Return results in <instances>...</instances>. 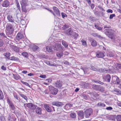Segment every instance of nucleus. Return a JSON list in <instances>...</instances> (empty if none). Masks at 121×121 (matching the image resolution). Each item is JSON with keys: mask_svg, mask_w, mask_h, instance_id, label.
I'll list each match as a JSON object with an SVG mask.
<instances>
[{"mask_svg": "<svg viewBox=\"0 0 121 121\" xmlns=\"http://www.w3.org/2000/svg\"><path fill=\"white\" fill-rule=\"evenodd\" d=\"M17 3V8H18V9L20 11L21 10V8L20 7V5H19V3L18 2H16Z\"/></svg>", "mask_w": 121, "mask_h": 121, "instance_id": "obj_54", "label": "nucleus"}, {"mask_svg": "<svg viewBox=\"0 0 121 121\" xmlns=\"http://www.w3.org/2000/svg\"><path fill=\"white\" fill-rule=\"evenodd\" d=\"M98 106H101L102 107H104L105 106V105L103 103H99L98 104Z\"/></svg>", "mask_w": 121, "mask_h": 121, "instance_id": "obj_55", "label": "nucleus"}, {"mask_svg": "<svg viewBox=\"0 0 121 121\" xmlns=\"http://www.w3.org/2000/svg\"><path fill=\"white\" fill-rule=\"evenodd\" d=\"M23 34L20 33H18L16 36V39L17 40H20L24 38Z\"/></svg>", "mask_w": 121, "mask_h": 121, "instance_id": "obj_6", "label": "nucleus"}, {"mask_svg": "<svg viewBox=\"0 0 121 121\" xmlns=\"http://www.w3.org/2000/svg\"><path fill=\"white\" fill-rule=\"evenodd\" d=\"M13 49L15 52H18L19 51V48L17 46H13L12 47Z\"/></svg>", "mask_w": 121, "mask_h": 121, "instance_id": "obj_22", "label": "nucleus"}, {"mask_svg": "<svg viewBox=\"0 0 121 121\" xmlns=\"http://www.w3.org/2000/svg\"><path fill=\"white\" fill-rule=\"evenodd\" d=\"M4 96L2 91L0 90V99H3Z\"/></svg>", "mask_w": 121, "mask_h": 121, "instance_id": "obj_44", "label": "nucleus"}, {"mask_svg": "<svg viewBox=\"0 0 121 121\" xmlns=\"http://www.w3.org/2000/svg\"><path fill=\"white\" fill-rule=\"evenodd\" d=\"M104 56V54L102 52H96V56L98 58H102Z\"/></svg>", "mask_w": 121, "mask_h": 121, "instance_id": "obj_15", "label": "nucleus"}, {"mask_svg": "<svg viewBox=\"0 0 121 121\" xmlns=\"http://www.w3.org/2000/svg\"><path fill=\"white\" fill-rule=\"evenodd\" d=\"M75 39H77V38L78 36V35L75 32H74L72 35Z\"/></svg>", "mask_w": 121, "mask_h": 121, "instance_id": "obj_36", "label": "nucleus"}, {"mask_svg": "<svg viewBox=\"0 0 121 121\" xmlns=\"http://www.w3.org/2000/svg\"><path fill=\"white\" fill-rule=\"evenodd\" d=\"M35 111L37 114H40L41 113V109L39 107H38L36 109Z\"/></svg>", "mask_w": 121, "mask_h": 121, "instance_id": "obj_21", "label": "nucleus"}, {"mask_svg": "<svg viewBox=\"0 0 121 121\" xmlns=\"http://www.w3.org/2000/svg\"><path fill=\"white\" fill-rule=\"evenodd\" d=\"M14 78L16 80H17L20 77L19 75H17L15 76Z\"/></svg>", "mask_w": 121, "mask_h": 121, "instance_id": "obj_63", "label": "nucleus"}, {"mask_svg": "<svg viewBox=\"0 0 121 121\" xmlns=\"http://www.w3.org/2000/svg\"><path fill=\"white\" fill-rule=\"evenodd\" d=\"M4 43L2 40L0 39V48L2 47L4 45Z\"/></svg>", "mask_w": 121, "mask_h": 121, "instance_id": "obj_49", "label": "nucleus"}, {"mask_svg": "<svg viewBox=\"0 0 121 121\" xmlns=\"http://www.w3.org/2000/svg\"><path fill=\"white\" fill-rule=\"evenodd\" d=\"M21 82L23 83V84H24L25 85H26V86H27L29 87H30V86L29 85V84L28 83H27L26 82H24L22 81H21Z\"/></svg>", "mask_w": 121, "mask_h": 121, "instance_id": "obj_45", "label": "nucleus"}, {"mask_svg": "<svg viewBox=\"0 0 121 121\" xmlns=\"http://www.w3.org/2000/svg\"><path fill=\"white\" fill-rule=\"evenodd\" d=\"M63 110L61 108H58L57 111V114H60L63 112Z\"/></svg>", "mask_w": 121, "mask_h": 121, "instance_id": "obj_35", "label": "nucleus"}, {"mask_svg": "<svg viewBox=\"0 0 121 121\" xmlns=\"http://www.w3.org/2000/svg\"><path fill=\"white\" fill-rule=\"evenodd\" d=\"M4 56L6 57L7 58H8L10 55V54L9 53L7 52L5 53L4 54Z\"/></svg>", "mask_w": 121, "mask_h": 121, "instance_id": "obj_50", "label": "nucleus"}, {"mask_svg": "<svg viewBox=\"0 0 121 121\" xmlns=\"http://www.w3.org/2000/svg\"><path fill=\"white\" fill-rule=\"evenodd\" d=\"M116 119V116L114 115H111L109 117V119L112 121H115Z\"/></svg>", "mask_w": 121, "mask_h": 121, "instance_id": "obj_24", "label": "nucleus"}, {"mask_svg": "<svg viewBox=\"0 0 121 121\" xmlns=\"http://www.w3.org/2000/svg\"><path fill=\"white\" fill-rule=\"evenodd\" d=\"M22 55L23 56H25L26 57H27L28 56V53L26 52H23L22 53Z\"/></svg>", "mask_w": 121, "mask_h": 121, "instance_id": "obj_39", "label": "nucleus"}, {"mask_svg": "<svg viewBox=\"0 0 121 121\" xmlns=\"http://www.w3.org/2000/svg\"><path fill=\"white\" fill-rule=\"evenodd\" d=\"M57 46L58 48V49L60 51L63 50L64 48L63 47L61 46L60 44L59 43L58 44H57Z\"/></svg>", "mask_w": 121, "mask_h": 121, "instance_id": "obj_27", "label": "nucleus"}, {"mask_svg": "<svg viewBox=\"0 0 121 121\" xmlns=\"http://www.w3.org/2000/svg\"><path fill=\"white\" fill-rule=\"evenodd\" d=\"M106 109L107 110H111L113 109L111 107H109L106 108Z\"/></svg>", "mask_w": 121, "mask_h": 121, "instance_id": "obj_64", "label": "nucleus"}, {"mask_svg": "<svg viewBox=\"0 0 121 121\" xmlns=\"http://www.w3.org/2000/svg\"><path fill=\"white\" fill-rule=\"evenodd\" d=\"M103 78L106 81L109 82L111 79V76L110 75L108 74L104 76Z\"/></svg>", "mask_w": 121, "mask_h": 121, "instance_id": "obj_13", "label": "nucleus"}, {"mask_svg": "<svg viewBox=\"0 0 121 121\" xmlns=\"http://www.w3.org/2000/svg\"><path fill=\"white\" fill-rule=\"evenodd\" d=\"M70 116L71 118H74L76 117V115L75 113L73 112L71 113Z\"/></svg>", "mask_w": 121, "mask_h": 121, "instance_id": "obj_28", "label": "nucleus"}, {"mask_svg": "<svg viewBox=\"0 0 121 121\" xmlns=\"http://www.w3.org/2000/svg\"><path fill=\"white\" fill-rule=\"evenodd\" d=\"M109 55L110 57H112L114 56V54L112 52H110L109 53Z\"/></svg>", "mask_w": 121, "mask_h": 121, "instance_id": "obj_59", "label": "nucleus"}, {"mask_svg": "<svg viewBox=\"0 0 121 121\" xmlns=\"http://www.w3.org/2000/svg\"><path fill=\"white\" fill-rule=\"evenodd\" d=\"M95 26L97 29L99 30H102V28L100 27H99L97 25H95Z\"/></svg>", "mask_w": 121, "mask_h": 121, "instance_id": "obj_53", "label": "nucleus"}, {"mask_svg": "<svg viewBox=\"0 0 121 121\" xmlns=\"http://www.w3.org/2000/svg\"><path fill=\"white\" fill-rule=\"evenodd\" d=\"M96 71L100 73L103 72L105 73H107L109 72L108 70L102 68H97Z\"/></svg>", "mask_w": 121, "mask_h": 121, "instance_id": "obj_14", "label": "nucleus"}, {"mask_svg": "<svg viewBox=\"0 0 121 121\" xmlns=\"http://www.w3.org/2000/svg\"><path fill=\"white\" fill-rule=\"evenodd\" d=\"M91 69L93 70L96 71L97 68H95L93 66H91Z\"/></svg>", "mask_w": 121, "mask_h": 121, "instance_id": "obj_58", "label": "nucleus"}, {"mask_svg": "<svg viewBox=\"0 0 121 121\" xmlns=\"http://www.w3.org/2000/svg\"><path fill=\"white\" fill-rule=\"evenodd\" d=\"M7 18L9 22L13 23V25L15 26L16 25V24L14 22V19L12 16L10 15H8Z\"/></svg>", "mask_w": 121, "mask_h": 121, "instance_id": "obj_8", "label": "nucleus"}, {"mask_svg": "<svg viewBox=\"0 0 121 121\" xmlns=\"http://www.w3.org/2000/svg\"><path fill=\"white\" fill-rule=\"evenodd\" d=\"M13 95L14 98L17 100H19L20 99V98L17 96V95L16 93H13Z\"/></svg>", "mask_w": 121, "mask_h": 121, "instance_id": "obj_38", "label": "nucleus"}, {"mask_svg": "<svg viewBox=\"0 0 121 121\" xmlns=\"http://www.w3.org/2000/svg\"><path fill=\"white\" fill-rule=\"evenodd\" d=\"M62 82L60 80L57 81L55 84V86L57 88H60L62 86Z\"/></svg>", "mask_w": 121, "mask_h": 121, "instance_id": "obj_11", "label": "nucleus"}, {"mask_svg": "<svg viewBox=\"0 0 121 121\" xmlns=\"http://www.w3.org/2000/svg\"><path fill=\"white\" fill-rule=\"evenodd\" d=\"M46 49L47 51L49 52H52V48L48 46L46 47Z\"/></svg>", "mask_w": 121, "mask_h": 121, "instance_id": "obj_34", "label": "nucleus"}, {"mask_svg": "<svg viewBox=\"0 0 121 121\" xmlns=\"http://www.w3.org/2000/svg\"><path fill=\"white\" fill-rule=\"evenodd\" d=\"M19 94L21 97L26 100V101H27V98L26 95L21 94L20 92L19 93Z\"/></svg>", "mask_w": 121, "mask_h": 121, "instance_id": "obj_26", "label": "nucleus"}, {"mask_svg": "<svg viewBox=\"0 0 121 121\" xmlns=\"http://www.w3.org/2000/svg\"><path fill=\"white\" fill-rule=\"evenodd\" d=\"M78 115L81 119L84 118L83 113L82 111H80L78 112Z\"/></svg>", "mask_w": 121, "mask_h": 121, "instance_id": "obj_18", "label": "nucleus"}, {"mask_svg": "<svg viewBox=\"0 0 121 121\" xmlns=\"http://www.w3.org/2000/svg\"><path fill=\"white\" fill-rule=\"evenodd\" d=\"M56 55L59 58H61L63 56V53L62 52H58L56 53Z\"/></svg>", "mask_w": 121, "mask_h": 121, "instance_id": "obj_23", "label": "nucleus"}, {"mask_svg": "<svg viewBox=\"0 0 121 121\" xmlns=\"http://www.w3.org/2000/svg\"><path fill=\"white\" fill-rule=\"evenodd\" d=\"M104 90V88L102 86H99V90L98 91H103Z\"/></svg>", "mask_w": 121, "mask_h": 121, "instance_id": "obj_41", "label": "nucleus"}, {"mask_svg": "<svg viewBox=\"0 0 121 121\" xmlns=\"http://www.w3.org/2000/svg\"><path fill=\"white\" fill-rule=\"evenodd\" d=\"M118 77L116 76H114L112 77V81L114 82L118 78Z\"/></svg>", "mask_w": 121, "mask_h": 121, "instance_id": "obj_52", "label": "nucleus"}, {"mask_svg": "<svg viewBox=\"0 0 121 121\" xmlns=\"http://www.w3.org/2000/svg\"><path fill=\"white\" fill-rule=\"evenodd\" d=\"M52 104L54 105H55L57 107H62L63 105V104L61 102L58 101H55L52 103Z\"/></svg>", "mask_w": 121, "mask_h": 121, "instance_id": "obj_7", "label": "nucleus"}, {"mask_svg": "<svg viewBox=\"0 0 121 121\" xmlns=\"http://www.w3.org/2000/svg\"><path fill=\"white\" fill-rule=\"evenodd\" d=\"M69 27V25L66 24H65L63 26L62 28L63 30H65L67 28H68Z\"/></svg>", "mask_w": 121, "mask_h": 121, "instance_id": "obj_47", "label": "nucleus"}, {"mask_svg": "<svg viewBox=\"0 0 121 121\" xmlns=\"http://www.w3.org/2000/svg\"><path fill=\"white\" fill-rule=\"evenodd\" d=\"M10 4L9 2L7 0H5L3 2L2 4V7H7L9 6Z\"/></svg>", "mask_w": 121, "mask_h": 121, "instance_id": "obj_9", "label": "nucleus"}, {"mask_svg": "<svg viewBox=\"0 0 121 121\" xmlns=\"http://www.w3.org/2000/svg\"><path fill=\"white\" fill-rule=\"evenodd\" d=\"M91 43L92 46L93 47H95L97 45V43L94 39L92 40Z\"/></svg>", "mask_w": 121, "mask_h": 121, "instance_id": "obj_29", "label": "nucleus"}, {"mask_svg": "<svg viewBox=\"0 0 121 121\" xmlns=\"http://www.w3.org/2000/svg\"><path fill=\"white\" fill-rule=\"evenodd\" d=\"M62 45L65 48H67L68 47V44L64 40H63L62 42Z\"/></svg>", "mask_w": 121, "mask_h": 121, "instance_id": "obj_30", "label": "nucleus"}, {"mask_svg": "<svg viewBox=\"0 0 121 121\" xmlns=\"http://www.w3.org/2000/svg\"><path fill=\"white\" fill-rule=\"evenodd\" d=\"M57 44H56L53 46V49L57 51L58 50V48L57 46Z\"/></svg>", "mask_w": 121, "mask_h": 121, "instance_id": "obj_46", "label": "nucleus"}, {"mask_svg": "<svg viewBox=\"0 0 121 121\" xmlns=\"http://www.w3.org/2000/svg\"><path fill=\"white\" fill-rule=\"evenodd\" d=\"M9 105L11 107L12 110L13 111H14L15 110V107L14 105L13 104V103Z\"/></svg>", "mask_w": 121, "mask_h": 121, "instance_id": "obj_40", "label": "nucleus"}, {"mask_svg": "<svg viewBox=\"0 0 121 121\" xmlns=\"http://www.w3.org/2000/svg\"><path fill=\"white\" fill-rule=\"evenodd\" d=\"M0 37L1 38H6L5 35L3 33H0Z\"/></svg>", "mask_w": 121, "mask_h": 121, "instance_id": "obj_37", "label": "nucleus"}, {"mask_svg": "<svg viewBox=\"0 0 121 121\" xmlns=\"http://www.w3.org/2000/svg\"><path fill=\"white\" fill-rule=\"evenodd\" d=\"M21 7L22 11L25 13H26L27 10L24 7L22 6H21Z\"/></svg>", "mask_w": 121, "mask_h": 121, "instance_id": "obj_48", "label": "nucleus"}, {"mask_svg": "<svg viewBox=\"0 0 121 121\" xmlns=\"http://www.w3.org/2000/svg\"><path fill=\"white\" fill-rule=\"evenodd\" d=\"M32 49L34 51H38L39 50V48L35 45H34L32 48Z\"/></svg>", "mask_w": 121, "mask_h": 121, "instance_id": "obj_20", "label": "nucleus"}, {"mask_svg": "<svg viewBox=\"0 0 121 121\" xmlns=\"http://www.w3.org/2000/svg\"><path fill=\"white\" fill-rule=\"evenodd\" d=\"M53 9L54 13L56 14V17H59L60 16V14L59 9L56 7L53 6Z\"/></svg>", "mask_w": 121, "mask_h": 121, "instance_id": "obj_5", "label": "nucleus"}, {"mask_svg": "<svg viewBox=\"0 0 121 121\" xmlns=\"http://www.w3.org/2000/svg\"><path fill=\"white\" fill-rule=\"evenodd\" d=\"M114 82V83L116 84H119L120 83V81L119 78L118 77Z\"/></svg>", "mask_w": 121, "mask_h": 121, "instance_id": "obj_33", "label": "nucleus"}, {"mask_svg": "<svg viewBox=\"0 0 121 121\" xmlns=\"http://www.w3.org/2000/svg\"><path fill=\"white\" fill-rule=\"evenodd\" d=\"M93 35L94 37H100V35H99L98 34L95 33H93Z\"/></svg>", "mask_w": 121, "mask_h": 121, "instance_id": "obj_51", "label": "nucleus"}, {"mask_svg": "<svg viewBox=\"0 0 121 121\" xmlns=\"http://www.w3.org/2000/svg\"><path fill=\"white\" fill-rule=\"evenodd\" d=\"M99 86L95 85H93L92 86L93 88L95 90H99Z\"/></svg>", "mask_w": 121, "mask_h": 121, "instance_id": "obj_25", "label": "nucleus"}, {"mask_svg": "<svg viewBox=\"0 0 121 121\" xmlns=\"http://www.w3.org/2000/svg\"><path fill=\"white\" fill-rule=\"evenodd\" d=\"M21 6H26L28 4V0H22L21 3Z\"/></svg>", "mask_w": 121, "mask_h": 121, "instance_id": "obj_12", "label": "nucleus"}, {"mask_svg": "<svg viewBox=\"0 0 121 121\" xmlns=\"http://www.w3.org/2000/svg\"><path fill=\"white\" fill-rule=\"evenodd\" d=\"M93 112V110L91 108L87 109L84 112V115L85 117L88 118L90 117Z\"/></svg>", "mask_w": 121, "mask_h": 121, "instance_id": "obj_2", "label": "nucleus"}, {"mask_svg": "<svg viewBox=\"0 0 121 121\" xmlns=\"http://www.w3.org/2000/svg\"><path fill=\"white\" fill-rule=\"evenodd\" d=\"M61 15L62 17L64 18L65 17H67V14L63 12L61 13Z\"/></svg>", "mask_w": 121, "mask_h": 121, "instance_id": "obj_43", "label": "nucleus"}, {"mask_svg": "<svg viewBox=\"0 0 121 121\" xmlns=\"http://www.w3.org/2000/svg\"><path fill=\"white\" fill-rule=\"evenodd\" d=\"M66 34L68 35H73V33L74 32H73L72 30L70 28L69 29L67 30L66 31Z\"/></svg>", "mask_w": 121, "mask_h": 121, "instance_id": "obj_16", "label": "nucleus"}, {"mask_svg": "<svg viewBox=\"0 0 121 121\" xmlns=\"http://www.w3.org/2000/svg\"><path fill=\"white\" fill-rule=\"evenodd\" d=\"M10 60H14L17 61L19 60V59L17 57L14 56H13L10 57Z\"/></svg>", "mask_w": 121, "mask_h": 121, "instance_id": "obj_32", "label": "nucleus"}, {"mask_svg": "<svg viewBox=\"0 0 121 121\" xmlns=\"http://www.w3.org/2000/svg\"><path fill=\"white\" fill-rule=\"evenodd\" d=\"M1 121H5V118L3 116H1L0 117Z\"/></svg>", "mask_w": 121, "mask_h": 121, "instance_id": "obj_60", "label": "nucleus"}, {"mask_svg": "<svg viewBox=\"0 0 121 121\" xmlns=\"http://www.w3.org/2000/svg\"><path fill=\"white\" fill-rule=\"evenodd\" d=\"M116 119L118 121H121V116L120 115H118L116 117Z\"/></svg>", "mask_w": 121, "mask_h": 121, "instance_id": "obj_42", "label": "nucleus"}, {"mask_svg": "<svg viewBox=\"0 0 121 121\" xmlns=\"http://www.w3.org/2000/svg\"><path fill=\"white\" fill-rule=\"evenodd\" d=\"M106 12L108 13H112L113 11L112 10L110 9H108L106 11Z\"/></svg>", "mask_w": 121, "mask_h": 121, "instance_id": "obj_62", "label": "nucleus"}, {"mask_svg": "<svg viewBox=\"0 0 121 121\" xmlns=\"http://www.w3.org/2000/svg\"><path fill=\"white\" fill-rule=\"evenodd\" d=\"M49 89L52 94L55 95L57 94L58 91L57 89L54 87L51 86H49Z\"/></svg>", "mask_w": 121, "mask_h": 121, "instance_id": "obj_4", "label": "nucleus"}, {"mask_svg": "<svg viewBox=\"0 0 121 121\" xmlns=\"http://www.w3.org/2000/svg\"><path fill=\"white\" fill-rule=\"evenodd\" d=\"M52 81V79H47L46 81V82L48 83H50V82H51Z\"/></svg>", "mask_w": 121, "mask_h": 121, "instance_id": "obj_61", "label": "nucleus"}, {"mask_svg": "<svg viewBox=\"0 0 121 121\" xmlns=\"http://www.w3.org/2000/svg\"><path fill=\"white\" fill-rule=\"evenodd\" d=\"M110 27H107L106 26H104V28L105 29L107 28L105 30H108V31L105 32V33L109 38L112 40V41L113 42H114L115 41V38L114 35V31L111 30H109L108 29Z\"/></svg>", "mask_w": 121, "mask_h": 121, "instance_id": "obj_1", "label": "nucleus"}, {"mask_svg": "<svg viewBox=\"0 0 121 121\" xmlns=\"http://www.w3.org/2000/svg\"><path fill=\"white\" fill-rule=\"evenodd\" d=\"M6 29L9 34H12L14 31V29L12 27V26L10 24H8L6 26Z\"/></svg>", "mask_w": 121, "mask_h": 121, "instance_id": "obj_3", "label": "nucleus"}, {"mask_svg": "<svg viewBox=\"0 0 121 121\" xmlns=\"http://www.w3.org/2000/svg\"><path fill=\"white\" fill-rule=\"evenodd\" d=\"M45 62L48 65L51 66H56L55 64L53 62H49L48 61H45Z\"/></svg>", "mask_w": 121, "mask_h": 121, "instance_id": "obj_19", "label": "nucleus"}, {"mask_svg": "<svg viewBox=\"0 0 121 121\" xmlns=\"http://www.w3.org/2000/svg\"><path fill=\"white\" fill-rule=\"evenodd\" d=\"M27 107L32 110H34L36 108V106L31 103H28L27 104Z\"/></svg>", "mask_w": 121, "mask_h": 121, "instance_id": "obj_10", "label": "nucleus"}, {"mask_svg": "<svg viewBox=\"0 0 121 121\" xmlns=\"http://www.w3.org/2000/svg\"><path fill=\"white\" fill-rule=\"evenodd\" d=\"M65 107L68 108V107H72V105L71 104L68 103L66 105Z\"/></svg>", "mask_w": 121, "mask_h": 121, "instance_id": "obj_57", "label": "nucleus"}, {"mask_svg": "<svg viewBox=\"0 0 121 121\" xmlns=\"http://www.w3.org/2000/svg\"><path fill=\"white\" fill-rule=\"evenodd\" d=\"M115 15L114 14H111L109 16V18L110 19H112L113 18L115 17Z\"/></svg>", "mask_w": 121, "mask_h": 121, "instance_id": "obj_56", "label": "nucleus"}, {"mask_svg": "<svg viewBox=\"0 0 121 121\" xmlns=\"http://www.w3.org/2000/svg\"><path fill=\"white\" fill-rule=\"evenodd\" d=\"M44 107L46 110L49 112H52V109L51 108L47 105H45L44 106Z\"/></svg>", "mask_w": 121, "mask_h": 121, "instance_id": "obj_17", "label": "nucleus"}, {"mask_svg": "<svg viewBox=\"0 0 121 121\" xmlns=\"http://www.w3.org/2000/svg\"><path fill=\"white\" fill-rule=\"evenodd\" d=\"M82 43V45L85 46V47L87 46V44L86 42V41L84 40L83 39H82L81 41Z\"/></svg>", "mask_w": 121, "mask_h": 121, "instance_id": "obj_31", "label": "nucleus"}]
</instances>
